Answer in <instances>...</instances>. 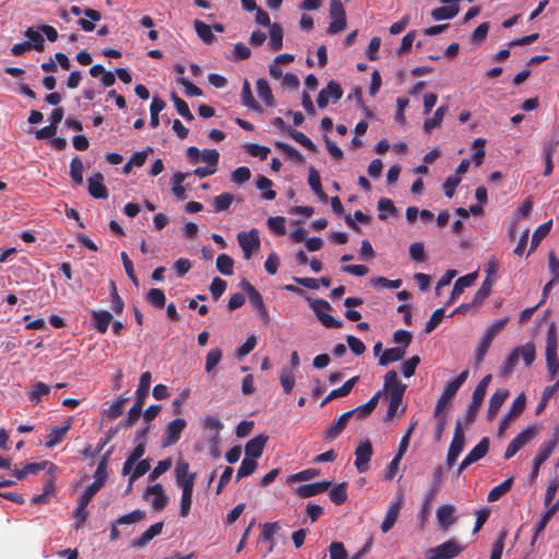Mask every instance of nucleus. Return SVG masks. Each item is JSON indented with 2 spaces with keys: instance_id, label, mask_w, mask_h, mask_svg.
I'll return each instance as SVG.
<instances>
[{
  "instance_id": "1",
  "label": "nucleus",
  "mask_w": 559,
  "mask_h": 559,
  "mask_svg": "<svg viewBox=\"0 0 559 559\" xmlns=\"http://www.w3.org/2000/svg\"><path fill=\"white\" fill-rule=\"evenodd\" d=\"M520 357L526 367H531L536 358V347L533 342L515 347L506 358L503 365L500 368L499 376L501 378H509L513 373Z\"/></svg>"
},
{
  "instance_id": "2",
  "label": "nucleus",
  "mask_w": 559,
  "mask_h": 559,
  "mask_svg": "<svg viewBox=\"0 0 559 559\" xmlns=\"http://www.w3.org/2000/svg\"><path fill=\"white\" fill-rule=\"evenodd\" d=\"M509 322V317H503L501 319L496 320L485 332L475 354V364L479 366L486 354L489 350V347L495 340V337L506 328Z\"/></svg>"
},
{
  "instance_id": "3",
  "label": "nucleus",
  "mask_w": 559,
  "mask_h": 559,
  "mask_svg": "<svg viewBox=\"0 0 559 559\" xmlns=\"http://www.w3.org/2000/svg\"><path fill=\"white\" fill-rule=\"evenodd\" d=\"M468 377V370L462 371L454 380L449 382L444 388L441 396L439 397L436 408L435 416H439L443 408L448 405V403L454 397L456 392L460 390L462 384L466 381Z\"/></svg>"
},
{
  "instance_id": "4",
  "label": "nucleus",
  "mask_w": 559,
  "mask_h": 559,
  "mask_svg": "<svg viewBox=\"0 0 559 559\" xmlns=\"http://www.w3.org/2000/svg\"><path fill=\"white\" fill-rule=\"evenodd\" d=\"M464 548L455 539H449L441 545L429 548L425 552L426 559H453L459 556Z\"/></svg>"
},
{
  "instance_id": "5",
  "label": "nucleus",
  "mask_w": 559,
  "mask_h": 559,
  "mask_svg": "<svg viewBox=\"0 0 559 559\" xmlns=\"http://www.w3.org/2000/svg\"><path fill=\"white\" fill-rule=\"evenodd\" d=\"M537 430L535 426H527L515 438L511 440L504 452V460L513 457L524 445L536 437Z\"/></svg>"
},
{
  "instance_id": "6",
  "label": "nucleus",
  "mask_w": 559,
  "mask_h": 559,
  "mask_svg": "<svg viewBox=\"0 0 559 559\" xmlns=\"http://www.w3.org/2000/svg\"><path fill=\"white\" fill-rule=\"evenodd\" d=\"M310 307L325 328L340 329L343 326V322L341 320H336L334 317L326 313V311L331 309V305L326 300L316 299L311 301Z\"/></svg>"
},
{
  "instance_id": "7",
  "label": "nucleus",
  "mask_w": 559,
  "mask_h": 559,
  "mask_svg": "<svg viewBox=\"0 0 559 559\" xmlns=\"http://www.w3.org/2000/svg\"><path fill=\"white\" fill-rule=\"evenodd\" d=\"M465 445V436L461 420H457L454 428L452 441L447 453V466H453Z\"/></svg>"
},
{
  "instance_id": "8",
  "label": "nucleus",
  "mask_w": 559,
  "mask_h": 559,
  "mask_svg": "<svg viewBox=\"0 0 559 559\" xmlns=\"http://www.w3.org/2000/svg\"><path fill=\"white\" fill-rule=\"evenodd\" d=\"M186 426L187 421L183 418L178 417L169 421L160 440L162 447L167 448L177 443Z\"/></svg>"
},
{
  "instance_id": "9",
  "label": "nucleus",
  "mask_w": 559,
  "mask_h": 559,
  "mask_svg": "<svg viewBox=\"0 0 559 559\" xmlns=\"http://www.w3.org/2000/svg\"><path fill=\"white\" fill-rule=\"evenodd\" d=\"M526 406V396L524 392L520 393L513 401L510 409L508 413L502 417L499 428H498V435L501 437L504 435L506 430L508 429L511 420L514 417H518L521 415Z\"/></svg>"
},
{
  "instance_id": "10",
  "label": "nucleus",
  "mask_w": 559,
  "mask_h": 559,
  "mask_svg": "<svg viewBox=\"0 0 559 559\" xmlns=\"http://www.w3.org/2000/svg\"><path fill=\"white\" fill-rule=\"evenodd\" d=\"M406 388L407 385L399 379L397 372L390 370L384 376L383 390L381 391L386 393L389 397L403 399Z\"/></svg>"
},
{
  "instance_id": "11",
  "label": "nucleus",
  "mask_w": 559,
  "mask_h": 559,
  "mask_svg": "<svg viewBox=\"0 0 559 559\" xmlns=\"http://www.w3.org/2000/svg\"><path fill=\"white\" fill-rule=\"evenodd\" d=\"M237 240L243 251L245 259H250L253 250L260 247L259 233L255 228H252L248 233L240 231L237 235Z\"/></svg>"
},
{
  "instance_id": "12",
  "label": "nucleus",
  "mask_w": 559,
  "mask_h": 559,
  "mask_svg": "<svg viewBox=\"0 0 559 559\" xmlns=\"http://www.w3.org/2000/svg\"><path fill=\"white\" fill-rule=\"evenodd\" d=\"M342 96L343 90L341 85L336 81L331 80L328 85L320 91L317 104L319 108H325L330 100L336 103L342 98Z\"/></svg>"
},
{
  "instance_id": "13",
  "label": "nucleus",
  "mask_w": 559,
  "mask_h": 559,
  "mask_svg": "<svg viewBox=\"0 0 559 559\" xmlns=\"http://www.w3.org/2000/svg\"><path fill=\"white\" fill-rule=\"evenodd\" d=\"M373 450L371 442L366 440L355 449V467L359 473H366L369 469V462Z\"/></svg>"
},
{
  "instance_id": "14",
  "label": "nucleus",
  "mask_w": 559,
  "mask_h": 559,
  "mask_svg": "<svg viewBox=\"0 0 559 559\" xmlns=\"http://www.w3.org/2000/svg\"><path fill=\"white\" fill-rule=\"evenodd\" d=\"M558 443L559 426L555 428L552 438L548 441L543 442L542 445L539 447L538 452L534 459L537 462V465H543L550 457Z\"/></svg>"
},
{
  "instance_id": "15",
  "label": "nucleus",
  "mask_w": 559,
  "mask_h": 559,
  "mask_svg": "<svg viewBox=\"0 0 559 559\" xmlns=\"http://www.w3.org/2000/svg\"><path fill=\"white\" fill-rule=\"evenodd\" d=\"M444 5L436 8L431 11V17L436 21L449 20L459 13L457 0H441Z\"/></svg>"
},
{
  "instance_id": "16",
  "label": "nucleus",
  "mask_w": 559,
  "mask_h": 559,
  "mask_svg": "<svg viewBox=\"0 0 559 559\" xmlns=\"http://www.w3.org/2000/svg\"><path fill=\"white\" fill-rule=\"evenodd\" d=\"M189 463L185 461H179L176 465V483L182 490H185L186 484H188L191 489L194 487L195 473H189Z\"/></svg>"
},
{
  "instance_id": "17",
  "label": "nucleus",
  "mask_w": 559,
  "mask_h": 559,
  "mask_svg": "<svg viewBox=\"0 0 559 559\" xmlns=\"http://www.w3.org/2000/svg\"><path fill=\"white\" fill-rule=\"evenodd\" d=\"M353 416L354 415H353L352 411L343 413L324 431V438L330 440V441L336 439L344 431V429L346 428V425H347L349 418H352Z\"/></svg>"
},
{
  "instance_id": "18",
  "label": "nucleus",
  "mask_w": 559,
  "mask_h": 559,
  "mask_svg": "<svg viewBox=\"0 0 559 559\" xmlns=\"http://www.w3.org/2000/svg\"><path fill=\"white\" fill-rule=\"evenodd\" d=\"M455 507L453 504H442L437 509V521L442 531H448L456 521Z\"/></svg>"
},
{
  "instance_id": "19",
  "label": "nucleus",
  "mask_w": 559,
  "mask_h": 559,
  "mask_svg": "<svg viewBox=\"0 0 559 559\" xmlns=\"http://www.w3.org/2000/svg\"><path fill=\"white\" fill-rule=\"evenodd\" d=\"M88 193L95 199H107L108 190L104 185V176L97 171L87 180Z\"/></svg>"
},
{
  "instance_id": "20",
  "label": "nucleus",
  "mask_w": 559,
  "mask_h": 559,
  "mask_svg": "<svg viewBox=\"0 0 559 559\" xmlns=\"http://www.w3.org/2000/svg\"><path fill=\"white\" fill-rule=\"evenodd\" d=\"M331 486L330 480H322L312 484L301 485L296 488V493L300 498H310L320 495L329 489Z\"/></svg>"
},
{
  "instance_id": "21",
  "label": "nucleus",
  "mask_w": 559,
  "mask_h": 559,
  "mask_svg": "<svg viewBox=\"0 0 559 559\" xmlns=\"http://www.w3.org/2000/svg\"><path fill=\"white\" fill-rule=\"evenodd\" d=\"M403 503V497H399L394 502L391 503L381 524V531L383 533H388L394 526Z\"/></svg>"
},
{
  "instance_id": "22",
  "label": "nucleus",
  "mask_w": 559,
  "mask_h": 559,
  "mask_svg": "<svg viewBox=\"0 0 559 559\" xmlns=\"http://www.w3.org/2000/svg\"><path fill=\"white\" fill-rule=\"evenodd\" d=\"M71 428V420L69 419L62 426H55L50 432L45 437V447L51 449L59 444L66 437L67 432Z\"/></svg>"
},
{
  "instance_id": "23",
  "label": "nucleus",
  "mask_w": 559,
  "mask_h": 559,
  "mask_svg": "<svg viewBox=\"0 0 559 559\" xmlns=\"http://www.w3.org/2000/svg\"><path fill=\"white\" fill-rule=\"evenodd\" d=\"M267 437L263 435H259L249 440L245 447V455L254 460L259 459L263 453Z\"/></svg>"
},
{
  "instance_id": "24",
  "label": "nucleus",
  "mask_w": 559,
  "mask_h": 559,
  "mask_svg": "<svg viewBox=\"0 0 559 559\" xmlns=\"http://www.w3.org/2000/svg\"><path fill=\"white\" fill-rule=\"evenodd\" d=\"M91 317L95 330L100 334H105L112 321V314L107 310H92Z\"/></svg>"
},
{
  "instance_id": "25",
  "label": "nucleus",
  "mask_w": 559,
  "mask_h": 559,
  "mask_svg": "<svg viewBox=\"0 0 559 559\" xmlns=\"http://www.w3.org/2000/svg\"><path fill=\"white\" fill-rule=\"evenodd\" d=\"M164 523L157 522L151 525L139 538L131 542V545L135 548H143L147 545L155 536L159 535L163 531Z\"/></svg>"
},
{
  "instance_id": "26",
  "label": "nucleus",
  "mask_w": 559,
  "mask_h": 559,
  "mask_svg": "<svg viewBox=\"0 0 559 559\" xmlns=\"http://www.w3.org/2000/svg\"><path fill=\"white\" fill-rule=\"evenodd\" d=\"M476 278H477V272L468 273V274L457 278L454 283L448 305L453 302L464 292L465 288L472 286L474 284V282L476 281Z\"/></svg>"
},
{
  "instance_id": "27",
  "label": "nucleus",
  "mask_w": 559,
  "mask_h": 559,
  "mask_svg": "<svg viewBox=\"0 0 559 559\" xmlns=\"http://www.w3.org/2000/svg\"><path fill=\"white\" fill-rule=\"evenodd\" d=\"M558 350V334H557V323L555 321L550 322L548 326V331L546 334V347L545 355L550 359L552 356H557Z\"/></svg>"
},
{
  "instance_id": "28",
  "label": "nucleus",
  "mask_w": 559,
  "mask_h": 559,
  "mask_svg": "<svg viewBox=\"0 0 559 559\" xmlns=\"http://www.w3.org/2000/svg\"><path fill=\"white\" fill-rule=\"evenodd\" d=\"M357 381L358 377H353L348 379L342 386L332 390L321 402V406H325L330 401L334 399L347 396Z\"/></svg>"
},
{
  "instance_id": "29",
  "label": "nucleus",
  "mask_w": 559,
  "mask_h": 559,
  "mask_svg": "<svg viewBox=\"0 0 559 559\" xmlns=\"http://www.w3.org/2000/svg\"><path fill=\"white\" fill-rule=\"evenodd\" d=\"M508 395H509V391L506 389L498 390L491 395V397L489 400V406H488V419L489 420L495 418V416L499 412L500 407L507 400Z\"/></svg>"
},
{
  "instance_id": "30",
  "label": "nucleus",
  "mask_w": 559,
  "mask_h": 559,
  "mask_svg": "<svg viewBox=\"0 0 559 559\" xmlns=\"http://www.w3.org/2000/svg\"><path fill=\"white\" fill-rule=\"evenodd\" d=\"M382 395V391H378L365 404L359 405L358 407L350 409L353 415H356L360 419L367 418L377 407L380 396Z\"/></svg>"
},
{
  "instance_id": "31",
  "label": "nucleus",
  "mask_w": 559,
  "mask_h": 559,
  "mask_svg": "<svg viewBox=\"0 0 559 559\" xmlns=\"http://www.w3.org/2000/svg\"><path fill=\"white\" fill-rule=\"evenodd\" d=\"M448 111L447 106H440L436 109L433 116L431 118H427L424 121L423 130L426 133H430L435 128H438L441 126L444 115Z\"/></svg>"
},
{
  "instance_id": "32",
  "label": "nucleus",
  "mask_w": 559,
  "mask_h": 559,
  "mask_svg": "<svg viewBox=\"0 0 559 559\" xmlns=\"http://www.w3.org/2000/svg\"><path fill=\"white\" fill-rule=\"evenodd\" d=\"M241 103L243 106L254 110V111H262V106L254 99L250 83L247 79H245L241 90Z\"/></svg>"
},
{
  "instance_id": "33",
  "label": "nucleus",
  "mask_w": 559,
  "mask_h": 559,
  "mask_svg": "<svg viewBox=\"0 0 559 559\" xmlns=\"http://www.w3.org/2000/svg\"><path fill=\"white\" fill-rule=\"evenodd\" d=\"M406 350L403 347H392L385 349L379 358L380 366H388L389 364L399 361L404 358Z\"/></svg>"
},
{
  "instance_id": "34",
  "label": "nucleus",
  "mask_w": 559,
  "mask_h": 559,
  "mask_svg": "<svg viewBox=\"0 0 559 559\" xmlns=\"http://www.w3.org/2000/svg\"><path fill=\"white\" fill-rule=\"evenodd\" d=\"M257 93L259 97L270 107L275 106V98L273 96L272 90L267 83V81L263 78L258 79L257 84Z\"/></svg>"
},
{
  "instance_id": "35",
  "label": "nucleus",
  "mask_w": 559,
  "mask_h": 559,
  "mask_svg": "<svg viewBox=\"0 0 559 559\" xmlns=\"http://www.w3.org/2000/svg\"><path fill=\"white\" fill-rule=\"evenodd\" d=\"M484 399L485 395L473 392L472 401L467 407V413L465 416V423L467 425L473 424L475 421Z\"/></svg>"
},
{
  "instance_id": "36",
  "label": "nucleus",
  "mask_w": 559,
  "mask_h": 559,
  "mask_svg": "<svg viewBox=\"0 0 559 559\" xmlns=\"http://www.w3.org/2000/svg\"><path fill=\"white\" fill-rule=\"evenodd\" d=\"M489 450V439L484 437L465 456L472 464L483 459Z\"/></svg>"
},
{
  "instance_id": "37",
  "label": "nucleus",
  "mask_w": 559,
  "mask_h": 559,
  "mask_svg": "<svg viewBox=\"0 0 559 559\" xmlns=\"http://www.w3.org/2000/svg\"><path fill=\"white\" fill-rule=\"evenodd\" d=\"M152 382V374L150 371H145L141 374L138 389L135 391L136 399L140 403L144 404V400L148 395L150 386Z\"/></svg>"
},
{
  "instance_id": "38",
  "label": "nucleus",
  "mask_w": 559,
  "mask_h": 559,
  "mask_svg": "<svg viewBox=\"0 0 559 559\" xmlns=\"http://www.w3.org/2000/svg\"><path fill=\"white\" fill-rule=\"evenodd\" d=\"M552 226V221H548L539 225L533 233L531 239L530 252L534 251L540 243V241L549 234Z\"/></svg>"
},
{
  "instance_id": "39",
  "label": "nucleus",
  "mask_w": 559,
  "mask_h": 559,
  "mask_svg": "<svg viewBox=\"0 0 559 559\" xmlns=\"http://www.w3.org/2000/svg\"><path fill=\"white\" fill-rule=\"evenodd\" d=\"M513 485V477H509L506 480H503L498 486H495L488 493L487 500L489 502H495L499 500L502 496H504L508 491L511 490Z\"/></svg>"
},
{
  "instance_id": "40",
  "label": "nucleus",
  "mask_w": 559,
  "mask_h": 559,
  "mask_svg": "<svg viewBox=\"0 0 559 559\" xmlns=\"http://www.w3.org/2000/svg\"><path fill=\"white\" fill-rule=\"evenodd\" d=\"M240 287L248 294L249 300L255 309L265 305L262 295L248 281H241Z\"/></svg>"
},
{
  "instance_id": "41",
  "label": "nucleus",
  "mask_w": 559,
  "mask_h": 559,
  "mask_svg": "<svg viewBox=\"0 0 559 559\" xmlns=\"http://www.w3.org/2000/svg\"><path fill=\"white\" fill-rule=\"evenodd\" d=\"M269 46L273 51H277L283 47V29L277 23L270 25Z\"/></svg>"
},
{
  "instance_id": "42",
  "label": "nucleus",
  "mask_w": 559,
  "mask_h": 559,
  "mask_svg": "<svg viewBox=\"0 0 559 559\" xmlns=\"http://www.w3.org/2000/svg\"><path fill=\"white\" fill-rule=\"evenodd\" d=\"M84 15L88 17L91 21H87L85 19H80L78 21V24L81 26V28L85 32H92L95 28V24L93 22H98L102 19V15L98 11L87 8L84 10Z\"/></svg>"
},
{
  "instance_id": "43",
  "label": "nucleus",
  "mask_w": 559,
  "mask_h": 559,
  "mask_svg": "<svg viewBox=\"0 0 559 559\" xmlns=\"http://www.w3.org/2000/svg\"><path fill=\"white\" fill-rule=\"evenodd\" d=\"M189 176L187 173L178 171L173 176V188L171 191L174 195L179 200H185L187 198L186 195V189L182 186V182L185 179Z\"/></svg>"
},
{
  "instance_id": "44",
  "label": "nucleus",
  "mask_w": 559,
  "mask_h": 559,
  "mask_svg": "<svg viewBox=\"0 0 559 559\" xmlns=\"http://www.w3.org/2000/svg\"><path fill=\"white\" fill-rule=\"evenodd\" d=\"M166 107V103L164 99L159 97H153L150 111H151V119H150V126L155 129L159 126V112Z\"/></svg>"
},
{
  "instance_id": "45",
  "label": "nucleus",
  "mask_w": 559,
  "mask_h": 559,
  "mask_svg": "<svg viewBox=\"0 0 559 559\" xmlns=\"http://www.w3.org/2000/svg\"><path fill=\"white\" fill-rule=\"evenodd\" d=\"M193 25L195 33L204 43L212 44L216 39L215 35L212 32V27L203 21L195 20Z\"/></svg>"
},
{
  "instance_id": "46",
  "label": "nucleus",
  "mask_w": 559,
  "mask_h": 559,
  "mask_svg": "<svg viewBox=\"0 0 559 559\" xmlns=\"http://www.w3.org/2000/svg\"><path fill=\"white\" fill-rule=\"evenodd\" d=\"M329 497L336 506H341L347 500V486L346 483L335 485L329 492Z\"/></svg>"
},
{
  "instance_id": "47",
  "label": "nucleus",
  "mask_w": 559,
  "mask_h": 559,
  "mask_svg": "<svg viewBox=\"0 0 559 559\" xmlns=\"http://www.w3.org/2000/svg\"><path fill=\"white\" fill-rule=\"evenodd\" d=\"M235 197L233 193L224 192L213 199L214 211L217 213L227 211L231 203L234 202Z\"/></svg>"
},
{
  "instance_id": "48",
  "label": "nucleus",
  "mask_w": 559,
  "mask_h": 559,
  "mask_svg": "<svg viewBox=\"0 0 559 559\" xmlns=\"http://www.w3.org/2000/svg\"><path fill=\"white\" fill-rule=\"evenodd\" d=\"M273 182L265 176H259L257 179V188L261 191L262 198L264 200H274L276 198V192L272 190Z\"/></svg>"
},
{
  "instance_id": "49",
  "label": "nucleus",
  "mask_w": 559,
  "mask_h": 559,
  "mask_svg": "<svg viewBox=\"0 0 559 559\" xmlns=\"http://www.w3.org/2000/svg\"><path fill=\"white\" fill-rule=\"evenodd\" d=\"M275 147L281 150L289 159L302 164L305 162L302 154L294 146L284 142H275Z\"/></svg>"
},
{
  "instance_id": "50",
  "label": "nucleus",
  "mask_w": 559,
  "mask_h": 559,
  "mask_svg": "<svg viewBox=\"0 0 559 559\" xmlns=\"http://www.w3.org/2000/svg\"><path fill=\"white\" fill-rule=\"evenodd\" d=\"M287 133L297 142L299 143L300 145H302L304 147H306L307 150H309L310 152H317V146L316 144L306 135L304 134L302 132L296 130V129H293V128H287Z\"/></svg>"
},
{
  "instance_id": "51",
  "label": "nucleus",
  "mask_w": 559,
  "mask_h": 559,
  "mask_svg": "<svg viewBox=\"0 0 559 559\" xmlns=\"http://www.w3.org/2000/svg\"><path fill=\"white\" fill-rule=\"evenodd\" d=\"M25 36L28 38V41L27 43H31V49H34L36 51H43L45 46H44V37L43 35L38 32V31H35L33 27H28L26 31H25Z\"/></svg>"
},
{
  "instance_id": "52",
  "label": "nucleus",
  "mask_w": 559,
  "mask_h": 559,
  "mask_svg": "<svg viewBox=\"0 0 559 559\" xmlns=\"http://www.w3.org/2000/svg\"><path fill=\"white\" fill-rule=\"evenodd\" d=\"M257 467H258V463L255 462L254 459L245 456V459L242 460V462L240 464V467L237 471V475H236L237 480H240L241 478L253 474L254 471L257 469Z\"/></svg>"
},
{
  "instance_id": "53",
  "label": "nucleus",
  "mask_w": 559,
  "mask_h": 559,
  "mask_svg": "<svg viewBox=\"0 0 559 559\" xmlns=\"http://www.w3.org/2000/svg\"><path fill=\"white\" fill-rule=\"evenodd\" d=\"M171 99L175 104L177 112L183 117L187 121H192L194 119L193 114L190 111L187 102L181 99L176 93L171 94Z\"/></svg>"
},
{
  "instance_id": "54",
  "label": "nucleus",
  "mask_w": 559,
  "mask_h": 559,
  "mask_svg": "<svg viewBox=\"0 0 559 559\" xmlns=\"http://www.w3.org/2000/svg\"><path fill=\"white\" fill-rule=\"evenodd\" d=\"M70 177L74 183L81 186L83 183V163L75 156L70 163Z\"/></svg>"
},
{
  "instance_id": "55",
  "label": "nucleus",
  "mask_w": 559,
  "mask_h": 559,
  "mask_svg": "<svg viewBox=\"0 0 559 559\" xmlns=\"http://www.w3.org/2000/svg\"><path fill=\"white\" fill-rule=\"evenodd\" d=\"M280 381L283 386V391L286 394L290 393L295 385V376L293 369L284 367L280 374Z\"/></svg>"
},
{
  "instance_id": "56",
  "label": "nucleus",
  "mask_w": 559,
  "mask_h": 559,
  "mask_svg": "<svg viewBox=\"0 0 559 559\" xmlns=\"http://www.w3.org/2000/svg\"><path fill=\"white\" fill-rule=\"evenodd\" d=\"M378 210H379L378 218L380 221H385L388 218V213L391 215L396 214V207L394 206L392 200L386 199V198H382L379 200Z\"/></svg>"
},
{
  "instance_id": "57",
  "label": "nucleus",
  "mask_w": 559,
  "mask_h": 559,
  "mask_svg": "<svg viewBox=\"0 0 559 559\" xmlns=\"http://www.w3.org/2000/svg\"><path fill=\"white\" fill-rule=\"evenodd\" d=\"M216 267L222 274L231 275L234 273V260L229 255L222 253L216 259Z\"/></svg>"
},
{
  "instance_id": "58",
  "label": "nucleus",
  "mask_w": 559,
  "mask_h": 559,
  "mask_svg": "<svg viewBox=\"0 0 559 559\" xmlns=\"http://www.w3.org/2000/svg\"><path fill=\"white\" fill-rule=\"evenodd\" d=\"M147 301L156 308H164L166 304V297L162 289L151 288L146 294Z\"/></svg>"
},
{
  "instance_id": "59",
  "label": "nucleus",
  "mask_w": 559,
  "mask_h": 559,
  "mask_svg": "<svg viewBox=\"0 0 559 559\" xmlns=\"http://www.w3.org/2000/svg\"><path fill=\"white\" fill-rule=\"evenodd\" d=\"M193 489L186 484L185 490H182L180 500V515L187 516L191 509Z\"/></svg>"
},
{
  "instance_id": "60",
  "label": "nucleus",
  "mask_w": 559,
  "mask_h": 559,
  "mask_svg": "<svg viewBox=\"0 0 559 559\" xmlns=\"http://www.w3.org/2000/svg\"><path fill=\"white\" fill-rule=\"evenodd\" d=\"M492 286L493 283H491L490 280H484L481 286L476 292L473 298V304L475 306L481 305L485 301V299H487V297L490 295Z\"/></svg>"
},
{
  "instance_id": "61",
  "label": "nucleus",
  "mask_w": 559,
  "mask_h": 559,
  "mask_svg": "<svg viewBox=\"0 0 559 559\" xmlns=\"http://www.w3.org/2000/svg\"><path fill=\"white\" fill-rule=\"evenodd\" d=\"M320 474V471L319 469H316V468H307V469H304L301 472H298L296 474H292L288 478H287V483L288 484H293V483H296V481H306V480H310L314 477H317L318 475Z\"/></svg>"
},
{
  "instance_id": "62",
  "label": "nucleus",
  "mask_w": 559,
  "mask_h": 559,
  "mask_svg": "<svg viewBox=\"0 0 559 559\" xmlns=\"http://www.w3.org/2000/svg\"><path fill=\"white\" fill-rule=\"evenodd\" d=\"M50 392V386L44 382H37L33 385L32 391L29 392V400L38 404L43 395H47Z\"/></svg>"
},
{
  "instance_id": "63",
  "label": "nucleus",
  "mask_w": 559,
  "mask_h": 559,
  "mask_svg": "<svg viewBox=\"0 0 559 559\" xmlns=\"http://www.w3.org/2000/svg\"><path fill=\"white\" fill-rule=\"evenodd\" d=\"M127 401V397H119L107 409L104 411V414L109 419L118 418L122 414L123 405L126 404Z\"/></svg>"
},
{
  "instance_id": "64",
  "label": "nucleus",
  "mask_w": 559,
  "mask_h": 559,
  "mask_svg": "<svg viewBox=\"0 0 559 559\" xmlns=\"http://www.w3.org/2000/svg\"><path fill=\"white\" fill-rule=\"evenodd\" d=\"M443 317H444V310L442 308L435 310L432 312L429 321L426 323L424 332L426 334H429L432 331H435L438 328V325L442 322Z\"/></svg>"
}]
</instances>
